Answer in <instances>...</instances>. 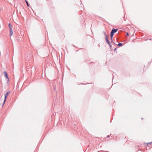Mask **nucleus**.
Listing matches in <instances>:
<instances>
[{
  "instance_id": "obj_1",
  "label": "nucleus",
  "mask_w": 152,
  "mask_h": 152,
  "mask_svg": "<svg viewBox=\"0 0 152 152\" xmlns=\"http://www.w3.org/2000/svg\"><path fill=\"white\" fill-rule=\"evenodd\" d=\"M10 93V91H9L7 92L6 93V94H5L4 95V101L3 104H4L5 102L6 101V99L7 97V96Z\"/></svg>"
},
{
  "instance_id": "obj_2",
  "label": "nucleus",
  "mask_w": 152,
  "mask_h": 152,
  "mask_svg": "<svg viewBox=\"0 0 152 152\" xmlns=\"http://www.w3.org/2000/svg\"><path fill=\"white\" fill-rule=\"evenodd\" d=\"M3 73H4V76L7 78V81L8 82L9 81V78H8V76H7V72L6 71H4L3 72Z\"/></svg>"
},
{
  "instance_id": "obj_3",
  "label": "nucleus",
  "mask_w": 152,
  "mask_h": 152,
  "mask_svg": "<svg viewBox=\"0 0 152 152\" xmlns=\"http://www.w3.org/2000/svg\"><path fill=\"white\" fill-rule=\"evenodd\" d=\"M118 30V29H115L113 28L112 30L110 32V33L112 34H114L115 33H116V32H117V31Z\"/></svg>"
},
{
  "instance_id": "obj_4",
  "label": "nucleus",
  "mask_w": 152,
  "mask_h": 152,
  "mask_svg": "<svg viewBox=\"0 0 152 152\" xmlns=\"http://www.w3.org/2000/svg\"><path fill=\"white\" fill-rule=\"evenodd\" d=\"M105 39L106 41V42L109 45H110V42L109 41L108 39L107 38V37H105Z\"/></svg>"
},
{
  "instance_id": "obj_5",
  "label": "nucleus",
  "mask_w": 152,
  "mask_h": 152,
  "mask_svg": "<svg viewBox=\"0 0 152 152\" xmlns=\"http://www.w3.org/2000/svg\"><path fill=\"white\" fill-rule=\"evenodd\" d=\"M113 34H112L110 33V38L111 40L112 41H113Z\"/></svg>"
},
{
  "instance_id": "obj_6",
  "label": "nucleus",
  "mask_w": 152,
  "mask_h": 152,
  "mask_svg": "<svg viewBox=\"0 0 152 152\" xmlns=\"http://www.w3.org/2000/svg\"><path fill=\"white\" fill-rule=\"evenodd\" d=\"M123 45L122 43H119L118 44V45L119 46H122Z\"/></svg>"
},
{
  "instance_id": "obj_7",
  "label": "nucleus",
  "mask_w": 152,
  "mask_h": 152,
  "mask_svg": "<svg viewBox=\"0 0 152 152\" xmlns=\"http://www.w3.org/2000/svg\"><path fill=\"white\" fill-rule=\"evenodd\" d=\"M8 26L9 27V28H12V24L10 23H9Z\"/></svg>"
},
{
  "instance_id": "obj_8",
  "label": "nucleus",
  "mask_w": 152,
  "mask_h": 152,
  "mask_svg": "<svg viewBox=\"0 0 152 152\" xmlns=\"http://www.w3.org/2000/svg\"><path fill=\"white\" fill-rule=\"evenodd\" d=\"M103 33L105 35V37H107V36L106 35V33L105 32H104V31H103Z\"/></svg>"
},
{
  "instance_id": "obj_9",
  "label": "nucleus",
  "mask_w": 152,
  "mask_h": 152,
  "mask_svg": "<svg viewBox=\"0 0 152 152\" xmlns=\"http://www.w3.org/2000/svg\"><path fill=\"white\" fill-rule=\"evenodd\" d=\"M10 36H11L13 34V31H10Z\"/></svg>"
},
{
  "instance_id": "obj_10",
  "label": "nucleus",
  "mask_w": 152,
  "mask_h": 152,
  "mask_svg": "<svg viewBox=\"0 0 152 152\" xmlns=\"http://www.w3.org/2000/svg\"><path fill=\"white\" fill-rule=\"evenodd\" d=\"M26 1V3L27 6L28 7L29 6V4H28V1Z\"/></svg>"
},
{
  "instance_id": "obj_11",
  "label": "nucleus",
  "mask_w": 152,
  "mask_h": 152,
  "mask_svg": "<svg viewBox=\"0 0 152 152\" xmlns=\"http://www.w3.org/2000/svg\"><path fill=\"white\" fill-rule=\"evenodd\" d=\"M10 31H12V28H10Z\"/></svg>"
},
{
  "instance_id": "obj_12",
  "label": "nucleus",
  "mask_w": 152,
  "mask_h": 152,
  "mask_svg": "<svg viewBox=\"0 0 152 152\" xmlns=\"http://www.w3.org/2000/svg\"><path fill=\"white\" fill-rule=\"evenodd\" d=\"M126 35L127 36H129V34L128 33H127L126 34Z\"/></svg>"
},
{
  "instance_id": "obj_13",
  "label": "nucleus",
  "mask_w": 152,
  "mask_h": 152,
  "mask_svg": "<svg viewBox=\"0 0 152 152\" xmlns=\"http://www.w3.org/2000/svg\"><path fill=\"white\" fill-rule=\"evenodd\" d=\"M152 143V142H149V143H147V144H151V143Z\"/></svg>"
},
{
  "instance_id": "obj_14",
  "label": "nucleus",
  "mask_w": 152,
  "mask_h": 152,
  "mask_svg": "<svg viewBox=\"0 0 152 152\" xmlns=\"http://www.w3.org/2000/svg\"><path fill=\"white\" fill-rule=\"evenodd\" d=\"M116 49V48H115V49H114V51H115Z\"/></svg>"
},
{
  "instance_id": "obj_15",
  "label": "nucleus",
  "mask_w": 152,
  "mask_h": 152,
  "mask_svg": "<svg viewBox=\"0 0 152 152\" xmlns=\"http://www.w3.org/2000/svg\"><path fill=\"white\" fill-rule=\"evenodd\" d=\"M110 47H112V45H110H110H109Z\"/></svg>"
},
{
  "instance_id": "obj_16",
  "label": "nucleus",
  "mask_w": 152,
  "mask_h": 152,
  "mask_svg": "<svg viewBox=\"0 0 152 152\" xmlns=\"http://www.w3.org/2000/svg\"><path fill=\"white\" fill-rule=\"evenodd\" d=\"M110 137V135H108V136H107V137Z\"/></svg>"
}]
</instances>
